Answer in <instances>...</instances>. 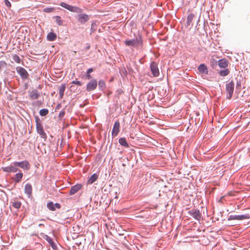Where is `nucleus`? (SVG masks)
Here are the masks:
<instances>
[{"label": "nucleus", "mask_w": 250, "mask_h": 250, "mask_svg": "<svg viewBox=\"0 0 250 250\" xmlns=\"http://www.w3.org/2000/svg\"><path fill=\"white\" fill-rule=\"evenodd\" d=\"M60 5L72 12L81 13L83 12L81 8L69 5L65 2H61Z\"/></svg>", "instance_id": "f257e3e1"}, {"label": "nucleus", "mask_w": 250, "mask_h": 250, "mask_svg": "<svg viewBox=\"0 0 250 250\" xmlns=\"http://www.w3.org/2000/svg\"><path fill=\"white\" fill-rule=\"evenodd\" d=\"M125 43L126 45L128 46L138 47L140 44H141L142 40L141 38H139L131 40H126L125 41Z\"/></svg>", "instance_id": "f03ea898"}, {"label": "nucleus", "mask_w": 250, "mask_h": 250, "mask_svg": "<svg viewBox=\"0 0 250 250\" xmlns=\"http://www.w3.org/2000/svg\"><path fill=\"white\" fill-rule=\"evenodd\" d=\"M234 84L232 81L226 84L227 97L228 99H230L232 96L234 91Z\"/></svg>", "instance_id": "7ed1b4c3"}, {"label": "nucleus", "mask_w": 250, "mask_h": 250, "mask_svg": "<svg viewBox=\"0 0 250 250\" xmlns=\"http://www.w3.org/2000/svg\"><path fill=\"white\" fill-rule=\"evenodd\" d=\"M36 129L41 137L43 139L46 138L47 136L45 133L44 132L43 126L42 124L38 121H36Z\"/></svg>", "instance_id": "20e7f679"}, {"label": "nucleus", "mask_w": 250, "mask_h": 250, "mask_svg": "<svg viewBox=\"0 0 250 250\" xmlns=\"http://www.w3.org/2000/svg\"><path fill=\"white\" fill-rule=\"evenodd\" d=\"M15 165L17 166V167H19L24 170H29L30 167L29 162L26 160L19 162H15Z\"/></svg>", "instance_id": "39448f33"}, {"label": "nucleus", "mask_w": 250, "mask_h": 250, "mask_svg": "<svg viewBox=\"0 0 250 250\" xmlns=\"http://www.w3.org/2000/svg\"><path fill=\"white\" fill-rule=\"evenodd\" d=\"M2 169L5 172H16L18 170L17 166L15 165V162L13 163V165L2 167Z\"/></svg>", "instance_id": "423d86ee"}, {"label": "nucleus", "mask_w": 250, "mask_h": 250, "mask_svg": "<svg viewBox=\"0 0 250 250\" xmlns=\"http://www.w3.org/2000/svg\"><path fill=\"white\" fill-rule=\"evenodd\" d=\"M150 69L154 77H157L159 75V71L157 64L155 62H152L150 64Z\"/></svg>", "instance_id": "0eeeda50"}, {"label": "nucleus", "mask_w": 250, "mask_h": 250, "mask_svg": "<svg viewBox=\"0 0 250 250\" xmlns=\"http://www.w3.org/2000/svg\"><path fill=\"white\" fill-rule=\"evenodd\" d=\"M97 86V82L95 80L90 81L87 84L86 90L91 91L94 90Z\"/></svg>", "instance_id": "6e6552de"}, {"label": "nucleus", "mask_w": 250, "mask_h": 250, "mask_svg": "<svg viewBox=\"0 0 250 250\" xmlns=\"http://www.w3.org/2000/svg\"><path fill=\"white\" fill-rule=\"evenodd\" d=\"M120 124L119 121H116L114 125L112 130V136L115 137L117 135L120 131Z\"/></svg>", "instance_id": "1a4fd4ad"}, {"label": "nucleus", "mask_w": 250, "mask_h": 250, "mask_svg": "<svg viewBox=\"0 0 250 250\" xmlns=\"http://www.w3.org/2000/svg\"><path fill=\"white\" fill-rule=\"evenodd\" d=\"M47 207L50 210L55 211L56 210V208H60L61 205L59 203L54 204L52 202H50L47 204Z\"/></svg>", "instance_id": "9d476101"}, {"label": "nucleus", "mask_w": 250, "mask_h": 250, "mask_svg": "<svg viewBox=\"0 0 250 250\" xmlns=\"http://www.w3.org/2000/svg\"><path fill=\"white\" fill-rule=\"evenodd\" d=\"M88 19V16L85 14H81L78 16V21L81 24H84Z\"/></svg>", "instance_id": "9b49d317"}, {"label": "nucleus", "mask_w": 250, "mask_h": 250, "mask_svg": "<svg viewBox=\"0 0 250 250\" xmlns=\"http://www.w3.org/2000/svg\"><path fill=\"white\" fill-rule=\"evenodd\" d=\"M228 64L229 61L226 59H222L218 61V65L220 68H226Z\"/></svg>", "instance_id": "f8f14e48"}, {"label": "nucleus", "mask_w": 250, "mask_h": 250, "mask_svg": "<svg viewBox=\"0 0 250 250\" xmlns=\"http://www.w3.org/2000/svg\"><path fill=\"white\" fill-rule=\"evenodd\" d=\"M18 73L21 75L22 79H26L28 77V74L26 70L22 67H20L17 70Z\"/></svg>", "instance_id": "ddd939ff"}, {"label": "nucleus", "mask_w": 250, "mask_h": 250, "mask_svg": "<svg viewBox=\"0 0 250 250\" xmlns=\"http://www.w3.org/2000/svg\"><path fill=\"white\" fill-rule=\"evenodd\" d=\"M82 188V185L81 184H77L71 187L69 194L70 195H73L77 193Z\"/></svg>", "instance_id": "4468645a"}, {"label": "nucleus", "mask_w": 250, "mask_h": 250, "mask_svg": "<svg viewBox=\"0 0 250 250\" xmlns=\"http://www.w3.org/2000/svg\"><path fill=\"white\" fill-rule=\"evenodd\" d=\"M190 214L195 219L199 220L201 217V214L199 210H192L190 211Z\"/></svg>", "instance_id": "2eb2a0df"}, {"label": "nucleus", "mask_w": 250, "mask_h": 250, "mask_svg": "<svg viewBox=\"0 0 250 250\" xmlns=\"http://www.w3.org/2000/svg\"><path fill=\"white\" fill-rule=\"evenodd\" d=\"M39 96L40 94L37 89H34L30 92L29 97L32 100H36Z\"/></svg>", "instance_id": "dca6fc26"}, {"label": "nucleus", "mask_w": 250, "mask_h": 250, "mask_svg": "<svg viewBox=\"0 0 250 250\" xmlns=\"http://www.w3.org/2000/svg\"><path fill=\"white\" fill-rule=\"evenodd\" d=\"M23 177V174L21 172H20L16 174L12 178L13 180L16 183H19L21 181Z\"/></svg>", "instance_id": "f3484780"}, {"label": "nucleus", "mask_w": 250, "mask_h": 250, "mask_svg": "<svg viewBox=\"0 0 250 250\" xmlns=\"http://www.w3.org/2000/svg\"><path fill=\"white\" fill-rule=\"evenodd\" d=\"M198 69L199 71V72L202 73L207 74L208 73L207 67L204 63L201 64L198 66Z\"/></svg>", "instance_id": "a211bd4d"}, {"label": "nucleus", "mask_w": 250, "mask_h": 250, "mask_svg": "<svg viewBox=\"0 0 250 250\" xmlns=\"http://www.w3.org/2000/svg\"><path fill=\"white\" fill-rule=\"evenodd\" d=\"M24 191L25 193L30 196L31 194L32 191L31 185L29 184H26L25 186Z\"/></svg>", "instance_id": "6ab92c4d"}, {"label": "nucleus", "mask_w": 250, "mask_h": 250, "mask_svg": "<svg viewBox=\"0 0 250 250\" xmlns=\"http://www.w3.org/2000/svg\"><path fill=\"white\" fill-rule=\"evenodd\" d=\"M98 178V175L96 173L92 174L88 180V184H92L95 182Z\"/></svg>", "instance_id": "aec40b11"}, {"label": "nucleus", "mask_w": 250, "mask_h": 250, "mask_svg": "<svg viewBox=\"0 0 250 250\" xmlns=\"http://www.w3.org/2000/svg\"><path fill=\"white\" fill-rule=\"evenodd\" d=\"M57 38V35L53 32H50L47 36V39L49 41H55Z\"/></svg>", "instance_id": "412c9836"}, {"label": "nucleus", "mask_w": 250, "mask_h": 250, "mask_svg": "<svg viewBox=\"0 0 250 250\" xmlns=\"http://www.w3.org/2000/svg\"><path fill=\"white\" fill-rule=\"evenodd\" d=\"M65 89V85L64 84H62L59 87V96L62 99L64 95V92Z\"/></svg>", "instance_id": "4be33fe9"}, {"label": "nucleus", "mask_w": 250, "mask_h": 250, "mask_svg": "<svg viewBox=\"0 0 250 250\" xmlns=\"http://www.w3.org/2000/svg\"><path fill=\"white\" fill-rule=\"evenodd\" d=\"M195 17V15L193 13L190 14L187 18V24L188 25H189L190 24L192 23L193 20Z\"/></svg>", "instance_id": "5701e85b"}, {"label": "nucleus", "mask_w": 250, "mask_h": 250, "mask_svg": "<svg viewBox=\"0 0 250 250\" xmlns=\"http://www.w3.org/2000/svg\"><path fill=\"white\" fill-rule=\"evenodd\" d=\"M231 217L232 218V219L235 220H243L247 218L246 216L244 215L231 216Z\"/></svg>", "instance_id": "b1692460"}, {"label": "nucleus", "mask_w": 250, "mask_h": 250, "mask_svg": "<svg viewBox=\"0 0 250 250\" xmlns=\"http://www.w3.org/2000/svg\"><path fill=\"white\" fill-rule=\"evenodd\" d=\"M119 142L121 145L125 147H128V145L125 138H120L119 140Z\"/></svg>", "instance_id": "393cba45"}, {"label": "nucleus", "mask_w": 250, "mask_h": 250, "mask_svg": "<svg viewBox=\"0 0 250 250\" xmlns=\"http://www.w3.org/2000/svg\"><path fill=\"white\" fill-rule=\"evenodd\" d=\"M12 206L15 208H17V209H19L21 208V203L19 201H14L13 202H12Z\"/></svg>", "instance_id": "a878e982"}, {"label": "nucleus", "mask_w": 250, "mask_h": 250, "mask_svg": "<svg viewBox=\"0 0 250 250\" xmlns=\"http://www.w3.org/2000/svg\"><path fill=\"white\" fill-rule=\"evenodd\" d=\"M229 73V70L228 69H225L221 70L219 72V74L221 76H226Z\"/></svg>", "instance_id": "bb28decb"}, {"label": "nucleus", "mask_w": 250, "mask_h": 250, "mask_svg": "<svg viewBox=\"0 0 250 250\" xmlns=\"http://www.w3.org/2000/svg\"><path fill=\"white\" fill-rule=\"evenodd\" d=\"M56 22L59 25H62L63 24V21L61 19V18L59 16H56L55 17Z\"/></svg>", "instance_id": "cd10ccee"}, {"label": "nucleus", "mask_w": 250, "mask_h": 250, "mask_svg": "<svg viewBox=\"0 0 250 250\" xmlns=\"http://www.w3.org/2000/svg\"><path fill=\"white\" fill-rule=\"evenodd\" d=\"M12 59L13 60V61L16 62V63H20V62H21V59L20 58H19V57L16 55V54H14L12 56Z\"/></svg>", "instance_id": "c85d7f7f"}, {"label": "nucleus", "mask_w": 250, "mask_h": 250, "mask_svg": "<svg viewBox=\"0 0 250 250\" xmlns=\"http://www.w3.org/2000/svg\"><path fill=\"white\" fill-rule=\"evenodd\" d=\"M48 110L47 109H42L40 111V114L42 116H44L48 113Z\"/></svg>", "instance_id": "c756f323"}, {"label": "nucleus", "mask_w": 250, "mask_h": 250, "mask_svg": "<svg viewBox=\"0 0 250 250\" xmlns=\"http://www.w3.org/2000/svg\"><path fill=\"white\" fill-rule=\"evenodd\" d=\"M54 8L53 7H49V8H44L43 11L44 12L46 13H51L53 12L54 11Z\"/></svg>", "instance_id": "7c9ffc66"}, {"label": "nucleus", "mask_w": 250, "mask_h": 250, "mask_svg": "<svg viewBox=\"0 0 250 250\" xmlns=\"http://www.w3.org/2000/svg\"><path fill=\"white\" fill-rule=\"evenodd\" d=\"M72 83L73 84H76L77 85H79V86L82 85V83L80 81H77V80L73 81H72Z\"/></svg>", "instance_id": "2f4dec72"}, {"label": "nucleus", "mask_w": 250, "mask_h": 250, "mask_svg": "<svg viewBox=\"0 0 250 250\" xmlns=\"http://www.w3.org/2000/svg\"><path fill=\"white\" fill-rule=\"evenodd\" d=\"M6 63L5 61H0V68L1 67H4L6 65Z\"/></svg>", "instance_id": "473e14b6"}, {"label": "nucleus", "mask_w": 250, "mask_h": 250, "mask_svg": "<svg viewBox=\"0 0 250 250\" xmlns=\"http://www.w3.org/2000/svg\"><path fill=\"white\" fill-rule=\"evenodd\" d=\"M5 4L8 7H10L11 6V3L8 0H4Z\"/></svg>", "instance_id": "72a5a7b5"}, {"label": "nucleus", "mask_w": 250, "mask_h": 250, "mask_svg": "<svg viewBox=\"0 0 250 250\" xmlns=\"http://www.w3.org/2000/svg\"><path fill=\"white\" fill-rule=\"evenodd\" d=\"M105 85V83L104 81H100L99 82V86L100 87H103Z\"/></svg>", "instance_id": "f704fd0d"}, {"label": "nucleus", "mask_w": 250, "mask_h": 250, "mask_svg": "<svg viewBox=\"0 0 250 250\" xmlns=\"http://www.w3.org/2000/svg\"><path fill=\"white\" fill-rule=\"evenodd\" d=\"M93 70L92 68H89L87 71V74H90L91 72H93Z\"/></svg>", "instance_id": "c9c22d12"}, {"label": "nucleus", "mask_w": 250, "mask_h": 250, "mask_svg": "<svg viewBox=\"0 0 250 250\" xmlns=\"http://www.w3.org/2000/svg\"><path fill=\"white\" fill-rule=\"evenodd\" d=\"M86 77H87V78L89 80V79H91V75H90V74H87Z\"/></svg>", "instance_id": "e433bc0d"}, {"label": "nucleus", "mask_w": 250, "mask_h": 250, "mask_svg": "<svg viewBox=\"0 0 250 250\" xmlns=\"http://www.w3.org/2000/svg\"><path fill=\"white\" fill-rule=\"evenodd\" d=\"M48 242H49V243H50V244H51L52 247H53V245L52 244L53 243V242H52V240L50 239L49 240H48Z\"/></svg>", "instance_id": "4c0bfd02"}, {"label": "nucleus", "mask_w": 250, "mask_h": 250, "mask_svg": "<svg viewBox=\"0 0 250 250\" xmlns=\"http://www.w3.org/2000/svg\"><path fill=\"white\" fill-rule=\"evenodd\" d=\"M73 53H74V54H75L76 53V51H73Z\"/></svg>", "instance_id": "58836bf2"}]
</instances>
